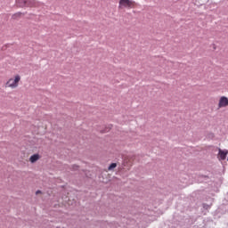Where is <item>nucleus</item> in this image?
I'll return each instance as SVG.
<instances>
[{
  "mask_svg": "<svg viewBox=\"0 0 228 228\" xmlns=\"http://www.w3.org/2000/svg\"><path fill=\"white\" fill-rule=\"evenodd\" d=\"M29 0H16V4H18V6H20V8L26 6V4H28V2Z\"/></svg>",
  "mask_w": 228,
  "mask_h": 228,
  "instance_id": "nucleus-6",
  "label": "nucleus"
},
{
  "mask_svg": "<svg viewBox=\"0 0 228 228\" xmlns=\"http://www.w3.org/2000/svg\"><path fill=\"white\" fill-rule=\"evenodd\" d=\"M136 6V2L133 0H119L118 3V9L124 10V8H126L127 10H131V8H134Z\"/></svg>",
  "mask_w": 228,
  "mask_h": 228,
  "instance_id": "nucleus-2",
  "label": "nucleus"
},
{
  "mask_svg": "<svg viewBox=\"0 0 228 228\" xmlns=\"http://www.w3.org/2000/svg\"><path fill=\"white\" fill-rule=\"evenodd\" d=\"M39 193H42V191H37L36 195H38Z\"/></svg>",
  "mask_w": 228,
  "mask_h": 228,
  "instance_id": "nucleus-8",
  "label": "nucleus"
},
{
  "mask_svg": "<svg viewBox=\"0 0 228 228\" xmlns=\"http://www.w3.org/2000/svg\"><path fill=\"white\" fill-rule=\"evenodd\" d=\"M77 168V166L73 167V170H76Z\"/></svg>",
  "mask_w": 228,
  "mask_h": 228,
  "instance_id": "nucleus-9",
  "label": "nucleus"
},
{
  "mask_svg": "<svg viewBox=\"0 0 228 228\" xmlns=\"http://www.w3.org/2000/svg\"><path fill=\"white\" fill-rule=\"evenodd\" d=\"M227 106H228V98L225 96H222L219 99L218 108H227Z\"/></svg>",
  "mask_w": 228,
  "mask_h": 228,
  "instance_id": "nucleus-4",
  "label": "nucleus"
},
{
  "mask_svg": "<svg viewBox=\"0 0 228 228\" xmlns=\"http://www.w3.org/2000/svg\"><path fill=\"white\" fill-rule=\"evenodd\" d=\"M38 159H40V154H38V153H36V154L30 156V158H29L30 163H37V161H38Z\"/></svg>",
  "mask_w": 228,
  "mask_h": 228,
  "instance_id": "nucleus-5",
  "label": "nucleus"
},
{
  "mask_svg": "<svg viewBox=\"0 0 228 228\" xmlns=\"http://www.w3.org/2000/svg\"><path fill=\"white\" fill-rule=\"evenodd\" d=\"M113 168H117V163L110 164L108 170H113Z\"/></svg>",
  "mask_w": 228,
  "mask_h": 228,
  "instance_id": "nucleus-7",
  "label": "nucleus"
},
{
  "mask_svg": "<svg viewBox=\"0 0 228 228\" xmlns=\"http://www.w3.org/2000/svg\"><path fill=\"white\" fill-rule=\"evenodd\" d=\"M227 154H228L227 150L219 149V152L217 155L219 161H224L227 158Z\"/></svg>",
  "mask_w": 228,
  "mask_h": 228,
  "instance_id": "nucleus-3",
  "label": "nucleus"
},
{
  "mask_svg": "<svg viewBox=\"0 0 228 228\" xmlns=\"http://www.w3.org/2000/svg\"><path fill=\"white\" fill-rule=\"evenodd\" d=\"M20 75H15L14 77L9 78L5 83V88H17L19 86V83H20Z\"/></svg>",
  "mask_w": 228,
  "mask_h": 228,
  "instance_id": "nucleus-1",
  "label": "nucleus"
}]
</instances>
